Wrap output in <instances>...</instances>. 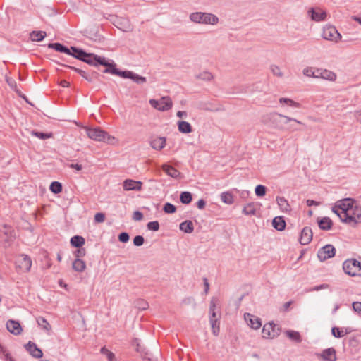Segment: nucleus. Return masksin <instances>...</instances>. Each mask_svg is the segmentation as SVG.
<instances>
[{
  "mask_svg": "<svg viewBox=\"0 0 361 361\" xmlns=\"http://www.w3.org/2000/svg\"><path fill=\"white\" fill-rule=\"evenodd\" d=\"M286 334L287 336L290 339L295 341L298 343L301 341L300 335L298 331H286Z\"/></svg>",
  "mask_w": 361,
  "mask_h": 361,
  "instance_id": "obj_46",
  "label": "nucleus"
},
{
  "mask_svg": "<svg viewBox=\"0 0 361 361\" xmlns=\"http://www.w3.org/2000/svg\"><path fill=\"white\" fill-rule=\"evenodd\" d=\"M149 103L152 107L160 111H169L173 106V102L168 96L162 97L159 99H151Z\"/></svg>",
  "mask_w": 361,
  "mask_h": 361,
  "instance_id": "obj_7",
  "label": "nucleus"
},
{
  "mask_svg": "<svg viewBox=\"0 0 361 361\" xmlns=\"http://www.w3.org/2000/svg\"><path fill=\"white\" fill-rule=\"evenodd\" d=\"M196 79L204 82H211L214 79V74L209 71H200L195 75Z\"/></svg>",
  "mask_w": 361,
  "mask_h": 361,
  "instance_id": "obj_26",
  "label": "nucleus"
},
{
  "mask_svg": "<svg viewBox=\"0 0 361 361\" xmlns=\"http://www.w3.org/2000/svg\"><path fill=\"white\" fill-rule=\"evenodd\" d=\"M0 236L4 238L5 241L8 243L14 238L13 231L6 225L0 226Z\"/></svg>",
  "mask_w": 361,
  "mask_h": 361,
  "instance_id": "obj_18",
  "label": "nucleus"
},
{
  "mask_svg": "<svg viewBox=\"0 0 361 361\" xmlns=\"http://www.w3.org/2000/svg\"><path fill=\"white\" fill-rule=\"evenodd\" d=\"M26 350L29 353L35 358H41L43 355L42 351L37 348V345L31 341H29L25 345Z\"/></svg>",
  "mask_w": 361,
  "mask_h": 361,
  "instance_id": "obj_21",
  "label": "nucleus"
},
{
  "mask_svg": "<svg viewBox=\"0 0 361 361\" xmlns=\"http://www.w3.org/2000/svg\"><path fill=\"white\" fill-rule=\"evenodd\" d=\"M147 228L149 230L157 231L159 228V222L157 221H150L147 224Z\"/></svg>",
  "mask_w": 361,
  "mask_h": 361,
  "instance_id": "obj_51",
  "label": "nucleus"
},
{
  "mask_svg": "<svg viewBox=\"0 0 361 361\" xmlns=\"http://www.w3.org/2000/svg\"><path fill=\"white\" fill-rule=\"evenodd\" d=\"M15 264L16 269L22 272L26 273L30 270L32 260L30 257L23 254L16 257Z\"/></svg>",
  "mask_w": 361,
  "mask_h": 361,
  "instance_id": "obj_8",
  "label": "nucleus"
},
{
  "mask_svg": "<svg viewBox=\"0 0 361 361\" xmlns=\"http://www.w3.org/2000/svg\"><path fill=\"white\" fill-rule=\"evenodd\" d=\"M166 140L164 137H154L150 140V146L155 150L160 151L166 146Z\"/></svg>",
  "mask_w": 361,
  "mask_h": 361,
  "instance_id": "obj_22",
  "label": "nucleus"
},
{
  "mask_svg": "<svg viewBox=\"0 0 361 361\" xmlns=\"http://www.w3.org/2000/svg\"><path fill=\"white\" fill-rule=\"evenodd\" d=\"M221 200L227 204H231L233 202V196L230 192H224L221 195Z\"/></svg>",
  "mask_w": 361,
  "mask_h": 361,
  "instance_id": "obj_39",
  "label": "nucleus"
},
{
  "mask_svg": "<svg viewBox=\"0 0 361 361\" xmlns=\"http://www.w3.org/2000/svg\"><path fill=\"white\" fill-rule=\"evenodd\" d=\"M312 231L310 227H305L300 233V243L302 245H307L312 240Z\"/></svg>",
  "mask_w": 361,
  "mask_h": 361,
  "instance_id": "obj_20",
  "label": "nucleus"
},
{
  "mask_svg": "<svg viewBox=\"0 0 361 361\" xmlns=\"http://www.w3.org/2000/svg\"><path fill=\"white\" fill-rule=\"evenodd\" d=\"M120 22H118L119 26L118 27L123 31L127 32L131 30V25L128 20L126 19H120L118 20Z\"/></svg>",
  "mask_w": 361,
  "mask_h": 361,
  "instance_id": "obj_40",
  "label": "nucleus"
},
{
  "mask_svg": "<svg viewBox=\"0 0 361 361\" xmlns=\"http://www.w3.org/2000/svg\"><path fill=\"white\" fill-rule=\"evenodd\" d=\"M180 229L187 233H191L194 230V226L191 221H185L180 224Z\"/></svg>",
  "mask_w": 361,
  "mask_h": 361,
  "instance_id": "obj_33",
  "label": "nucleus"
},
{
  "mask_svg": "<svg viewBox=\"0 0 361 361\" xmlns=\"http://www.w3.org/2000/svg\"><path fill=\"white\" fill-rule=\"evenodd\" d=\"M331 333L336 338L343 337L347 334V332L343 329H339L337 327H333L331 329Z\"/></svg>",
  "mask_w": 361,
  "mask_h": 361,
  "instance_id": "obj_45",
  "label": "nucleus"
},
{
  "mask_svg": "<svg viewBox=\"0 0 361 361\" xmlns=\"http://www.w3.org/2000/svg\"><path fill=\"white\" fill-rule=\"evenodd\" d=\"M47 34L44 31H33L30 33V39L33 42H40L44 39Z\"/></svg>",
  "mask_w": 361,
  "mask_h": 361,
  "instance_id": "obj_35",
  "label": "nucleus"
},
{
  "mask_svg": "<svg viewBox=\"0 0 361 361\" xmlns=\"http://www.w3.org/2000/svg\"><path fill=\"white\" fill-rule=\"evenodd\" d=\"M143 218L142 214L139 211H135L133 212V219L135 221H140Z\"/></svg>",
  "mask_w": 361,
  "mask_h": 361,
  "instance_id": "obj_58",
  "label": "nucleus"
},
{
  "mask_svg": "<svg viewBox=\"0 0 361 361\" xmlns=\"http://www.w3.org/2000/svg\"><path fill=\"white\" fill-rule=\"evenodd\" d=\"M133 243L135 246H141L144 243V238L141 235H137L133 239Z\"/></svg>",
  "mask_w": 361,
  "mask_h": 361,
  "instance_id": "obj_54",
  "label": "nucleus"
},
{
  "mask_svg": "<svg viewBox=\"0 0 361 361\" xmlns=\"http://www.w3.org/2000/svg\"><path fill=\"white\" fill-rule=\"evenodd\" d=\"M340 220L351 226L361 224V206L353 199L345 198L337 201L332 207Z\"/></svg>",
  "mask_w": 361,
  "mask_h": 361,
  "instance_id": "obj_1",
  "label": "nucleus"
},
{
  "mask_svg": "<svg viewBox=\"0 0 361 361\" xmlns=\"http://www.w3.org/2000/svg\"><path fill=\"white\" fill-rule=\"evenodd\" d=\"M319 79L327 80L329 82H335L337 80V75L332 71L321 68Z\"/></svg>",
  "mask_w": 361,
  "mask_h": 361,
  "instance_id": "obj_16",
  "label": "nucleus"
},
{
  "mask_svg": "<svg viewBox=\"0 0 361 361\" xmlns=\"http://www.w3.org/2000/svg\"><path fill=\"white\" fill-rule=\"evenodd\" d=\"M31 134L41 140L48 139L52 137V133H44L41 132L32 131Z\"/></svg>",
  "mask_w": 361,
  "mask_h": 361,
  "instance_id": "obj_47",
  "label": "nucleus"
},
{
  "mask_svg": "<svg viewBox=\"0 0 361 361\" xmlns=\"http://www.w3.org/2000/svg\"><path fill=\"white\" fill-rule=\"evenodd\" d=\"M279 102L282 106L288 105L289 106L294 107V108H300V103L295 102L288 98H283V97L280 98Z\"/></svg>",
  "mask_w": 361,
  "mask_h": 361,
  "instance_id": "obj_36",
  "label": "nucleus"
},
{
  "mask_svg": "<svg viewBox=\"0 0 361 361\" xmlns=\"http://www.w3.org/2000/svg\"><path fill=\"white\" fill-rule=\"evenodd\" d=\"M38 324L46 331L50 332L51 330V326L50 324L43 317H39L37 319Z\"/></svg>",
  "mask_w": 361,
  "mask_h": 361,
  "instance_id": "obj_41",
  "label": "nucleus"
},
{
  "mask_svg": "<svg viewBox=\"0 0 361 361\" xmlns=\"http://www.w3.org/2000/svg\"><path fill=\"white\" fill-rule=\"evenodd\" d=\"M309 13L312 20L317 22L325 20L327 16L326 11L319 8H311L309 11Z\"/></svg>",
  "mask_w": 361,
  "mask_h": 361,
  "instance_id": "obj_15",
  "label": "nucleus"
},
{
  "mask_svg": "<svg viewBox=\"0 0 361 361\" xmlns=\"http://www.w3.org/2000/svg\"><path fill=\"white\" fill-rule=\"evenodd\" d=\"M6 81L8 83V85L11 87V88H12L15 91H17V85L16 81L13 78L6 75Z\"/></svg>",
  "mask_w": 361,
  "mask_h": 361,
  "instance_id": "obj_52",
  "label": "nucleus"
},
{
  "mask_svg": "<svg viewBox=\"0 0 361 361\" xmlns=\"http://www.w3.org/2000/svg\"><path fill=\"white\" fill-rule=\"evenodd\" d=\"M87 132V135L91 140L97 142H103L108 144H115L117 142L114 136L109 135L106 131L100 128H85Z\"/></svg>",
  "mask_w": 361,
  "mask_h": 361,
  "instance_id": "obj_2",
  "label": "nucleus"
},
{
  "mask_svg": "<svg viewBox=\"0 0 361 361\" xmlns=\"http://www.w3.org/2000/svg\"><path fill=\"white\" fill-rule=\"evenodd\" d=\"M276 202L282 212H288L290 211V206L288 204L287 200H286L284 197H277Z\"/></svg>",
  "mask_w": 361,
  "mask_h": 361,
  "instance_id": "obj_29",
  "label": "nucleus"
},
{
  "mask_svg": "<svg viewBox=\"0 0 361 361\" xmlns=\"http://www.w3.org/2000/svg\"><path fill=\"white\" fill-rule=\"evenodd\" d=\"M70 167L72 169H74L77 171H80L82 169V165L78 164H72L70 165Z\"/></svg>",
  "mask_w": 361,
  "mask_h": 361,
  "instance_id": "obj_62",
  "label": "nucleus"
},
{
  "mask_svg": "<svg viewBox=\"0 0 361 361\" xmlns=\"http://www.w3.org/2000/svg\"><path fill=\"white\" fill-rule=\"evenodd\" d=\"M48 47L49 48H52V49H55L57 51L63 52V53H66V54H67L68 55H72L73 56H75V53L73 51H71L70 49H68L67 47L63 46L60 43L49 44L48 45Z\"/></svg>",
  "mask_w": 361,
  "mask_h": 361,
  "instance_id": "obj_28",
  "label": "nucleus"
},
{
  "mask_svg": "<svg viewBox=\"0 0 361 361\" xmlns=\"http://www.w3.org/2000/svg\"><path fill=\"white\" fill-rule=\"evenodd\" d=\"M123 189L125 191L135 190L140 191L142 188V182L133 179H126L123 182Z\"/></svg>",
  "mask_w": 361,
  "mask_h": 361,
  "instance_id": "obj_13",
  "label": "nucleus"
},
{
  "mask_svg": "<svg viewBox=\"0 0 361 361\" xmlns=\"http://www.w3.org/2000/svg\"><path fill=\"white\" fill-rule=\"evenodd\" d=\"M320 68H321L307 66L303 69L302 73L308 78L319 79Z\"/></svg>",
  "mask_w": 361,
  "mask_h": 361,
  "instance_id": "obj_23",
  "label": "nucleus"
},
{
  "mask_svg": "<svg viewBox=\"0 0 361 361\" xmlns=\"http://www.w3.org/2000/svg\"><path fill=\"white\" fill-rule=\"evenodd\" d=\"M49 189L53 193L58 194L62 191V185L59 182L54 181L51 183Z\"/></svg>",
  "mask_w": 361,
  "mask_h": 361,
  "instance_id": "obj_43",
  "label": "nucleus"
},
{
  "mask_svg": "<svg viewBox=\"0 0 361 361\" xmlns=\"http://www.w3.org/2000/svg\"><path fill=\"white\" fill-rule=\"evenodd\" d=\"M262 334L263 338L272 339L279 335V329L273 322H269L264 325Z\"/></svg>",
  "mask_w": 361,
  "mask_h": 361,
  "instance_id": "obj_9",
  "label": "nucleus"
},
{
  "mask_svg": "<svg viewBox=\"0 0 361 361\" xmlns=\"http://www.w3.org/2000/svg\"><path fill=\"white\" fill-rule=\"evenodd\" d=\"M245 320L246 321L247 325L250 326L253 329H259L262 326L261 319L250 313H246L244 315Z\"/></svg>",
  "mask_w": 361,
  "mask_h": 361,
  "instance_id": "obj_14",
  "label": "nucleus"
},
{
  "mask_svg": "<svg viewBox=\"0 0 361 361\" xmlns=\"http://www.w3.org/2000/svg\"><path fill=\"white\" fill-rule=\"evenodd\" d=\"M259 208V206L256 203H248L243 207V212L245 215H255L256 212Z\"/></svg>",
  "mask_w": 361,
  "mask_h": 361,
  "instance_id": "obj_27",
  "label": "nucleus"
},
{
  "mask_svg": "<svg viewBox=\"0 0 361 361\" xmlns=\"http://www.w3.org/2000/svg\"><path fill=\"white\" fill-rule=\"evenodd\" d=\"M101 353L102 354H104V355H106V359L109 361H116L114 354L113 353H111V351H109L108 349H106L105 348H102L101 349Z\"/></svg>",
  "mask_w": 361,
  "mask_h": 361,
  "instance_id": "obj_48",
  "label": "nucleus"
},
{
  "mask_svg": "<svg viewBox=\"0 0 361 361\" xmlns=\"http://www.w3.org/2000/svg\"><path fill=\"white\" fill-rule=\"evenodd\" d=\"M319 226L322 230H329L332 226V221L329 217H323L318 221Z\"/></svg>",
  "mask_w": 361,
  "mask_h": 361,
  "instance_id": "obj_31",
  "label": "nucleus"
},
{
  "mask_svg": "<svg viewBox=\"0 0 361 361\" xmlns=\"http://www.w3.org/2000/svg\"><path fill=\"white\" fill-rule=\"evenodd\" d=\"M178 126L179 131L183 133H190L192 130L191 125L186 121H179Z\"/></svg>",
  "mask_w": 361,
  "mask_h": 361,
  "instance_id": "obj_34",
  "label": "nucleus"
},
{
  "mask_svg": "<svg viewBox=\"0 0 361 361\" xmlns=\"http://www.w3.org/2000/svg\"><path fill=\"white\" fill-rule=\"evenodd\" d=\"M118 240L122 243H127L129 240V235L127 233H121L118 235Z\"/></svg>",
  "mask_w": 361,
  "mask_h": 361,
  "instance_id": "obj_56",
  "label": "nucleus"
},
{
  "mask_svg": "<svg viewBox=\"0 0 361 361\" xmlns=\"http://www.w3.org/2000/svg\"><path fill=\"white\" fill-rule=\"evenodd\" d=\"M117 75H119L124 78H130L133 80L137 82H145V78L141 77L137 74H135L130 71H118L117 70V73L116 74Z\"/></svg>",
  "mask_w": 361,
  "mask_h": 361,
  "instance_id": "obj_19",
  "label": "nucleus"
},
{
  "mask_svg": "<svg viewBox=\"0 0 361 361\" xmlns=\"http://www.w3.org/2000/svg\"><path fill=\"white\" fill-rule=\"evenodd\" d=\"M322 37L324 39L333 43H338L342 39V35L338 32L336 27L330 25L324 26Z\"/></svg>",
  "mask_w": 361,
  "mask_h": 361,
  "instance_id": "obj_6",
  "label": "nucleus"
},
{
  "mask_svg": "<svg viewBox=\"0 0 361 361\" xmlns=\"http://www.w3.org/2000/svg\"><path fill=\"white\" fill-rule=\"evenodd\" d=\"M72 267L75 271L82 272L86 269V264L83 260L76 258L73 262Z\"/></svg>",
  "mask_w": 361,
  "mask_h": 361,
  "instance_id": "obj_30",
  "label": "nucleus"
},
{
  "mask_svg": "<svg viewBox=\"0 0 361 361\" xmlns=\"http://www.w3.org/2000/svg\"><path fill=\"white\" fill-rule=\"evenodd\" d=\"M71 50L75 53V58L79 59L90 65L97 66V64H99V63L94 59V57L96 55L86 54L85 52L78 50L75 47H71Z\"/></svg>",
  "mask_w": 361,
  "mask_h": 361,
  "instance_id": "obj_10",
  "label": "nucleus"
},
{
  "mask_svg": "<svg viewBox=\"0 0 361 361\" xmlns=\"http://www.w3.org/2000/svg\"><path fill=\"white\" fill-rule=\"evenodd\" d=\"M273 226L278 231H283L286 227V222L281 216H276L273 219Z\"/></svg>",
  "mask_w": 361,
  "mask_h": 361,
  "instance_id": "obj_32",
  "label": "nucleus"
},
{
  "mask_svg": "<svg viewBox=\"0 0 361 361\" xmlns=\"http://www.w3.org/2000/svg\"><path fill=\"white\" fill-rule=\"evenodd\" d=\"M290 122H295L298 124H302L301 121L295 118H293L289 116L276 113H272L268 115L267 121V123L269 124L271 126L270 127L278 130H283V126H282V124H287Z\"/></svg>",
  "mask_w": 361,
  "mask_h": 361,
  "instance_id": "obj_3",
  "label": "nucleus"
},
{
  "mask_svg": "<svg viewBox=\"0 0 361 361\" xmlns=\"http://www.w3.org/2000/svg\"><path fill=\"white\" fill-rule=\"evenodd\" d=\"M336 250L331 245H326L322 247L317 253V257L320 261H325L335 255Z\"/></svg>",
  "mask_w": 361,
  "mask_h": 361,
  "instance_id": "obj_12",
  "label": "nucleus"
},
{
  "mask_svg": "<svg viewBox=\"0 0 361 361\" xmlns=\"http://www.w3.org/2000/svg\"><path fill=\"white\" fill-rule=\"evenodd\" d=\"M353 308L355 312L361 314V302H355L353 303Z\"/></svg>",
  "mask_w": 361,
  "mask_h": 361,
  "instance_id": "obj_57",
  "label": "nucleus"
},
{
  "mask_svg": "<svg viewBox=\"0 0 361 361\" xmlns=\"http://www.w3.org/2000/svg\"><path fill=\"white\" fill-rule=\"evenodd\" d=\"M71 244L74 247H80L85 244V239L82 236H73L71 239Z\"/></svg>",
  "mask_w": 361,
  "mask_h": 361,
  "instance_id": "obj_38",
  "label": "nucleus"
},
{
  "mask_svg": "<svg viewBox=\"0 0 361 361\" xmlns=\"http://www.w3.org/2000/svg\"><path fill=\"white\" fill-rule=\"evenodd\" d=\"M85 255V250L84 249H79L76 252V257L79 258L80 257H83Z\"/></svg>",
  "mask_w": 361,
  "mask_h": 361,
  "instance_id": "obj_59",
  "label": "nucleus"
},
{
  "mask_svg": "<svg viewBox=\"0 0 361 361\" xmlns=\"http://www.w3.org/2000/svg\"><path fill=\"white\" fill-rule=\"evenodd\" d=\"M94 59L96 60L99 64L106 66V68L104 70V73H111L116 75L117 73V69L115 68V64L113 61L102 57L99 56H95Z\"/></svg>",
  "mask_w": 361,
  "mask_h": 361,
  "instance_id": "obj_11",
  "label": "nucleus"
},
{
  "mask_svg": "<svg viewBox=\"0 0 361 361\" xmlns=\"http://www.w3.org/2000/svg\"><path fill=\"white\" fill-rule=\"evenodd\" d=\"M162 169L168 176L173 178H179L180 177V173L170 165L163 164Z\"/></svg>",
  "mask_w": 361,
  "mask_h": 361,
  "instance_id": "obj_25",
  "label": "nucleus"
},
{
  "mask_svg": "<svg viewBox=\"0 0 361 361\" xmlns=\"http://www.w3.org/2000/svg\"><path fill=\"white\" fill-rule=\"evenodd\" d=\"M79 74L82 77L84 78L85 79H86L87 80H89L90 81L91 79L88 77L87 74L86 73L85 71H79Z\"/></svg>",
  "mask_w": 361,
  "mask_h": 361,
  "instance_id": "obj_63",
  "label": "nucleus"
},
{
  "mask_svg": "<svg viewBox=\"0 0 361 361\" xmlns=\"http://www.w3.org/2000/svg\"><path fill=\"white\" fill-rule=\"evenodd\" d=\"M176 115L178 118H186L188 114H187L186 111H179L177 112Z\"/></svg>",
  "mask_w": 361,
  "mask_h": 361,
  "instance_id": "obj_61",
  "label": "nucleus"
},
{
  "mask_svg": "<svg viewBox=\"0 0 361 361\" xmlns=\"http://www.w3.org/2000/svg\"><path fill=\"white\" fill-rule=\"evenodd\" d=\"M266 187L262 185H258L256 186L255 192L256 195L263 197L266 194Z\"/></svg>",
  "mask_w": 361,
  "mask_h": 361,
  "instance_id": "obj_49",
  "label": "nucleus"
},
{
  "mask_svg": "<svg viewBox=\"0 0 361 361\" xmlns=\"http://www.w3.org/2000/svg\"><path fill=\"white\" fill-rule=\"evenodd\" d=\"M320 357L324 361H336V350L334 348L326 349L322 353Z\"/></svg>",
  "mask_w": 361,
  "mask_h": 361,
  "instance_id": "obj_24",
  "label": "nucleus"
},
{
  "mask_svg": "<svg viewBox=\"0 0 361 361\" xmlns=\"http://www.w3.org/2000/svg\"><path fill=\"white\" fill-rule=\"evenodd\" d=\"M6 329L14 335H20L23 331V328L20 323L13 319H10L6 322Z\"/></svg>",
  "mask_w": 361,
  "mask_h": 361,
  "instance_id": "obj_17",
  "label": "nucleus"
},
{
  "mask_svg": "<svg viewBox=\"0 0 361 361\" xmlns=\"http://www.w3.org/2000/svg\"><path fill=\"white\" fill-rule=\"evenodd\" d=\"M180 202L183 204H189L192 201V195L189 192H183L180 196Z\"/></svg>",
  "mask_w": 361,
  "mask_h": 361,
  "instance_id": "obj_44",
  "label": "nucleus"
},
{
  "mask_svg": "<svg viewBox=\"0 0 361 361\" xmlns=\"http://www.w3.org/2000/svg\"><path fill=\"white\" fill-rule=\"evenodd\" d=\"M191 21L196 23L216 25L219 22L218 18L212 13L195 12L190 15Z\"/></svg>",
  "mask_w": 361,
  "mask_h": 361,
  "instance_id": "obj_4",
  "label": "nucleus"
},
{
  "mask_svg": "<svg viewBox=\"0 0 361 361\" xmlns=\"http://www.w3.org/2000/svg\"><path fill=\"white\" fill-rule=\"evenodd\" d=\"M0 357L5 361H14L9 351L0 343Z\"/></svg>",
  "mask_w": 361,
  "mask_h": 361,
  "instance_id": "obj_37",
  "label": "nucleus"
},
{
  "mask_svg": "<svg viewBox=\"0 0 361 361\" xmlns=\"http://www.w3.org/2000/svg\"><path fill=\"white\" fill-rule=\"evenodd\" d=\"M343 269L351 276H361V262L355 259H348L343 262Z\"/></svg>",
  "mask_w": 361,
  "mask_h": 361,
  "instance_id": "obj_5",
  "label": "nucleus"
},
{
  "mask_svg": "<svg viewBox=\"0 0 361 361\" xmlns=\"http://www.w3.org/2000/svg\"><path fill=\"white\" fill-rule=\"evenodd\" d=\"M270 71L274 75L278 78L283 77V73L281 68L276 64H272L270 66Z\"/></svg>",
  "mask_w": 361,
  "mask_h": 361,
  "instance_id": "obj_42",
  "label": "nucleus"
},
{
  "mask_svg": "<svg viewBox=\"0 0 361 361\" xmlns=\"http://www.w3.org/2000/svg\"><path fill=\"white\" fill-rule=\"evenodd\" d=\"M163 209L167 214H173L176 211V207L169 202L164 204Z\"/></svg>",
  "mask_w": 361,
  "mask_h": 361,
  "instance_id": "obj_50",
  "label": "nucleus"
},
{
  "mask_svg": "<svg viewBox=\"0 0 361 361\" xmlns=\"http://www.w3.org/2000/svg\"><path fill=\"white\" fill-rule=\"evenodd\" d=\"M105 220V215L102 212L97 213L94 215V221L97 223H102Z\"/></svg>",
  "mask_w": 361,
  "mask_h": 361,
  "instance_id": "obj_55",
  "label": "nucleus"
},
{
  "mask_svg": "<svg viewBox=\"0 0 361 361\" xmlns=\"http://www.w3.org/2000/svg\"><path fill=\"white\" fill-rule=\"evenodd\" d=\"M197 207L200 209H202L204 208L205 207V202L203 200H200L197 202Z\"/></svg>",
  "mask_w": 361,
  "mask_h": 361,
  "instance_id": "obj_60",
  "label": "nucleus"
},
{
  "mask_svg": "<svg viewBox=\"0 0 361 361\" xmlns=\"http://www.w3.org/2000/svg\"><path fill=\"white\" fill-rule=\"evenodd\" d=\"M59 85L63 87H68L70 86V83L63 80H61L60 82H59Z\"/></svg>",
  "mask_w": 361,
  "mask_h": 361,
  "instance_id": "obj_64",
  "label": "nucleus"
},
{
  "mask_svg": "<svg viewBox=\"0 0 361 361\" xmlns=\"http://www.w3.org/2000/svg\"><path fill=\"white\" fill-rule=\"evenodd\" d=\"M210 322L212 324V331L214 335L217 336L219 331V326H216L217 320L210 319Z\"/></svg>",
  "mask_w": 361,
  "mask_h": 361,
  "instance_id": "obj_53",
  "label": "nucleus"
}]
</instances>
